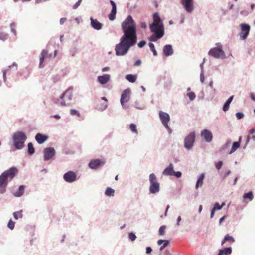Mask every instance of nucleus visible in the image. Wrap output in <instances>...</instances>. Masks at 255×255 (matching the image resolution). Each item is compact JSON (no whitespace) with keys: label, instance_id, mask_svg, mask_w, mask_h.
I'll use <instances>...</instances> for the list:
<instances>
[{"label":"nucleus","instance_id":"nucleus-1","mask_svg":"<svg viewBox=\"0 0 255 255\" xmlns=\"http://www.w3.org/2000/svg\"><path fill=\"white\" fill-rule=\"evenodd\" d=\"M121 26L124 34L115 48L116 54L118 56L126 54L137 41L136 24L131 16H128L122 22Z\"/></svg>","mask_w":255,"mask_h":255},{"label":"nucleus","instance_id":"nucleus-2","mask_svg":"<svg viewBox=\"0 0 255 255\" xmlns=\"http://www.w3.org/2000/svg\"><path fill=\"white\" fill-rule=\"evenodd\" d=\"M153 23L150 24L151 31L154 33L149 37V40L153 42L156 41L161 38L164 35V26L163 23L157 12L153 15Z\"/></svg>","mask_w":255,"mask_h":255},{"label":"nucleus","instance_id":"nucleus-3","mask_svg":"<svg viewBox=\"0 0 255 255\" xmlns=\"http://www.w3.org/2000/svg\"><path fill=\"white\" fill-rule=\"evenodd\" d=\"M18 170L17 168L13 167L4 171L0 176V193L6 191L8 181L12 180L17 174Z\"/></svg>","mask_w":255,"mask_h":255},{"label":"nucleus","instance_id":"nucleus-4","mask_svg":"<svg viewBox=\"0 0 255 255\" xmlns=\"http://www.w3.org/2000/svg\"><path fill=\"white\" fill-rule=\"evenodd\" d=\"M27 137L26 135L21 131L15 133L13 135L14 145L17 149H20L24 146V143Z\"/></svg>","mask_w":255,"mask_h":255},{"label":"nucleus","instance_id":"nucleus-5","mask_svg":"<svg viewBox=\"0 0 255 255\" xmlns=\"http://www.w3.org/2000/svg\"><path fill=\"white\" fill-rule=\"evenodd\" d=\"M150 187L149 191L151 193L155 194L159 192L160 184L157 181L156 175L151 173L149 175Z\"/></svg>","mask_w":255,"mask_h":255},{"label":"nucleus","instance_id":"nucleus-6","mask_svg":"<svg viewBox=\"0 0 255 255\" xmlns=\"http://www.w3.org/2000/svg\"><path fill=\"white\" fill-rule=\"evenodd\" d=\"M208 54L215 58L223 59L225 57V54L222 50L221 46L218 48H213L211 49L208 52Z\"/></svg>","mask_w":255,"mask_h":255},{"label":"nucleus","instance_id":"nucleus-7","mask_svg":"<svg viewBox=\"0 0 255 255\" xmlns=\"http://www.w3.org/2000/svg\"><path fill=\"white\" fill-rule=\"evenodd\" d=\"M159 116L162 124L166 128L169 133L171 134L172 133V130L168 125V123L170 121V116L169 114L162 111H160Z\"/></svg>","mask_w":255,"mask_h":255},{"label":"nucleus","instance_id":"nucleus-8","mask_svg":"<svg viewBox=\"0 0 255 255\" xmlns=\"http://www.w3.org/2000/svg\"><path fill=\"white\" fill-rule=\"evenodd\" d=\"M72 97V90L69 89L63 94L60 99L58 100L57 103L61 106H66V101L71 100Z\"/></svg>","mask_w":255,"mask_h":255},{"label":"nucleus","instance_id":"nucleus-9","mask_svg":"<svg viewBox=\"0 0 255 255\" xmlns=\"http://www.w3.org/2000/svg\"><path fill=\"white\" fill-rule=\"evenodd\" d=\"M195 134L194 132L190 133L184 140V146L187 149H191L195 141Z\"/></svg>","mask_w":255,"mask_h":255},{"label":"nucleus","instance_id":"nucleus-10","mask_svg":"<svg viewBox=\"0 0 255 255\" xmlns=\"http://www.w3.org/2000/svg\"><path fill=\"white\" fill-rule=\"evenodd\" d=\"M240 26L241 28V31L239 34L240 37L241 39L244 40L249 35L250 27L248 24H241Z\"/></svg>","mask_w":255,"mask_h":255},{"label":"nucleus","instance_id":"nucleus-11","mask_svg":"<svg viewBox=\"0 0 255 255\" xmlns=\"http://www.w3.org/2000/svg\"><path fill=\"white\" fill-rule=\"evenodd\" d=\"M76 174L72 171L66 172L63 176L64 180L69 183L73 182L76 181Z\"/></svg>","mask_w":255,"mask_h":255},{"label":"nucleus","instance_id":"nucleus-12","mask_svg":"<svg viewBox=\"0 0 255 255\" xmlns=\"http://www.w3.org/2000/svg\"><path fill=\"white\" fill-rule=\"evenodd\" d=\"M105 161L103 160H100L99 159H93L90 162L89 166L91 169H96L103 165Z\"/></svg>","mask_w":255,"mask_h":255},{"label":"nucleus","instance_id":"nucleus-13","mask_svg":"<svg viewBox=\"0 0 255 255\" xmlns=\"http://www.w3.org/2000/svg\"><path fill=\"white\" fill-rule=\"evenodd\" d=\"M130 91L128 89L125 90L122 93L120 102L122 105H124L125 103L128 102L130 98Z\"/></svg>","mask_w":255,"mask_h":255},{"label":"nucleus","instance_id":"nucleus-14","mask_svg":"<svg viewBox=\"0 0 255 255\" xmlns=\"http://www.w3.org/2000/svg\"><path fill=\"white\" fill-rule=\"evenodd\" d=\"M181 3L184 6L185 10L191 12L193 10V0H181Z\"/></svg>","mask_w":255,"mask_h":255},{"label":"nucleus","instance_id":"nucleus-15","mask_svg":"<svg viewBox=\"0 0 255 255\" xmlns=\"http://www.w3.org/2000/svg\"><path fill=\"white\" fill-rule=\"evenodd\" d=\"M45 161L50 159L55 154V150L53 148H46L44 150Z\"/></svg>","mask_w":255,"mask_h":255},{"label":"nucleus","instance_id":"nucleus-16","mask_svg":"<svg viewBox=\"0 0 255 255\" xmlns=\"http://www.w3.org/2000/svg\"><path fill=\"white\" fill-rule=\"evenodd\" d=\"M107 102V99L105 97H102L101 100L98 101V103L97 105V109L101 111L105 110L108 106Z\"/></svg>","mask_w":255,"mask_h":255},{"label":"nucleus","instance_id":"nucleus-17","mask_svg":"<svg viewBox=\"0 0 255 255\" xmlns=\"http://www.w3.org/2000/svg\"><path fill=\"white\" fill-rule=\"evenodd\" d=\"M201 135L207 142H211L213 138V135L211 132L207 129L203 130L201 132Z\"/></svg>","mask_w":255,"mask_h":255},{"label":"nucleus","instance_id":"nucleus-18","mask_svg":"<svg viewBox=\"0 0 255 255\" xmlns=\"http://www.w3.org/2000/svg\"><path fill=\"white\" fill-rule=\"evenodd\" d=\"M110 3L112 6V10L111 13L109 15V19L112 21L115 19V16L117 13L116 5L113 0H110Z\"/></svg>","mask_w":255,"mask_h":255},{"label":"nucleus","instance_id":"nucleus-19","mask_svg":"<svg viewBox=\"0 0 255 255\" xmlns=\"http://www.w3.org/2000/svg\"><path fill=\"white\" fill-rule=\"evenodd\" d=\"M50 55L48 54V51L46 50H43L41 53V55L40 57V63H39V67L42 68L43 67V63L44 61L45 58L47 57H50Z\"/></svg>","mask_w":255,"mask_h":255},{"label":"nucleus","instance_id":"nucleus-20","mask_svg":"<svg viewBox=\"0 0 255 255\" xmlns=\"http://www.w3.org/2000/svg\"><path fill=\"white\" fill-rule=\"evenodd\" d=\"M90 20L91 26L94 29L98 30L102 28V24L100 23L97 19H94L91 17Z\"/></svg>","mask_w":255,"mask_h":255},{"label":"nucleus","instance_id":"nucleus-21","mask_svg":"<svg viewBox=\"0 0 255 255\" xmlns=\"http://www.w3.org/2000/svg\"><path fill=\"white\" fill-rule=\"evenodd\" d=\"M163 53L166 56L171 55L173 53V50L171 45H166L163 48Z\"/></svg>","mask_w":255,"mask_h":255},{"label":"nucleus","instance_id":"nucleus-22","mask_svg":"<svg viewBox=\"0 0 255 255\" xmlns=\"http://www.w3.org/2000/svg\"><path fill=\"white\" fill-rule=\"evenodd\" d=\"M110 78V76L108 74L99 76L98 77V81L101 84H105L109 81Z\"/></svg>","mask_w":255,"mask_h":255},{"label":"nucleus","instance_id":"nucleus-23","mask_svg":"<svg viewBox=\"0 0 255 255\" xmlns=\"http://www.w3.org/2000/svg\"><path fill=\"white\" fill-rule=\"evenodd\" d=\"M48 139V136L38 133L35 136V139L39 144H42Z\"/></svg>","mask_w":255,"mask_h":255},{"label":"nucleus","instance_id":"nucleus-24","mask_svg":"<svg viewBox=\"0 0 255 255\" xmlns=\"http://www.w3.org/2000/svg\"><path fill=\"white\" fill-rule=\"evenodd\" d=\"M173 172V166L172 163H170L169 166L164 170L163 174L166 176H172Z\"/></svg>","mask_w":255,"mask_h":255},{"label":"nucleus","instance_id":"nucleus-25","mask_svg":"<svg viewBox=\"0 0 255 255\" xmlns=\"http://www.w3.org/2000/svg\"><path fill=\"white\" fill-rule=\"evenodd\" d=\"M241 139L242 137L240 136L239 138V141L233 142L231 150L229 152V154H232V153L234 152L238 148H239Z\"/></svg>","mask_w":255,"mask_h":255},{"label":"nucleus","instance_id":"nucleus-26","mask_svg":"<svg viewBox=\"0 0 255 255\" xmlns=\"http://www.w3.org/2000/svg\"><path fill=\"white\" fill-rule=\"evenodd\" d=\"M232 253V249L231 247L225 248L223 249L219 250L218 255H228Z\"/></svg>","mask_w":255,"mask_h":255},{"label":"nucleus","instance_id":"nucleus-27","mask_svg":"<svg viewBox=\"0 0 255 255\" xmlns=\"http://www.w3.org/2000/svg\"><path fill=\"white\" fill-rule=\"evenodd\" d=\"M205 175L202 173L198 178L196 184V188L198 189L199 187H201L203 184V180L204 179Z\"/></svg>","mask_w":255,"mask_h":255},{"label":"nucleus","instance_id":"nucleus-28","mask_svg":"<svg viewBox=\"0 0 255 255\" xmlns=\"http://www.w3.org/2000/svg\"><path fill=\"white\" fill-rule=\"evenodd\" d=\"M226 241H228L230 243H234L235 242V239L232 236L227 234L225 236L224 239L222 240L221 245L223 246Z\"/></svg>","mask_w":255,"mask_h":255},{"label":"nucleus","instance_id":"nucleus-29","mask_svg":"<svg viewBox=\"0 0 255 255\" xmlns=\"http://www.w3.org/2000/svg\"><path fill=\"white\" fill-rule=\"evenodd\" d=\"M24 189L25 187L23 185L20 186L18 191L14 193V195L16 197H20L23 194Z\"/></svg>","mask_w":255,"mask_h":255},{"label":"nucleus","instance_id":"nucleus-30","mask_svg":"<svg viewBox=\"0 0 255 255\" xmlns=\"http://www.w3.org/2000/svg\"><path fill=\"white\" fill-rule=\"evenodd\" d=\"M115 190L111 188L108 187L105 191V195L107 196H113L114 195Z\"/></svg>","mask_w":255,"mask_h":255},{"label":"nucleus","instance_id":"nucleus-31","mask_svg":"<svg viewBox=\"0 0 255 255\" xmlns=\"http://www.w3.org/2000/svg\"><path fill=\"white\" fill-rule=\"evenodd\" d=\"M126 79L128 81L133 83L136 80V76L132 74H129L126 76Z\"/></svg>","mask_w":255,"mask_h":255},{"label":"nucleus","instance_id":"nucleus-32","mask_svg":"<svg viewBox=\"0 0 255 255\" xmlns=\"http://www.w3.org/2000/svg\"><path fill=\"white\" fill-rule=\"evenodd\" d=\"M13 214L15 220H17L19 218H22L23 217L22 210H20L19 211L14 212Z\"/></svg>","mask_w":255,"mask_h":255},{"label":"nucleus","instance_id":"nucleus-33","mask_svg":"<svg viewBox=\"0 0 255 255\" xmlns=\"http://www.w3.org/2000/svg\"><path fill=\"white\" fill-rule=\"evenodd\" d=\"M28 151L30 155H32L34 153L35 150L32 143H29L28 144Z\"/></svg>","mask_w":255,"mask_h":255},{"label":"nucleus","instance_id":"nucleus-34","mask_svg":"<svg viewBox=\"0 0 255 255\" xmlns=\"http://www.w3.org/2000/svg\"><path fill=\"white\" fill-rule=\"evenodd\" d=\"M225 205V203L224 202H223L221 204V205H220L218 203H216L214 205V207H213V209H214V210H220L222 209V208Z\"/></svg>","mask_w":255,"mask_h":255},{"label":"nucleus","instance_id":"nucleus-35","mask_svg":"<svg viewBox=\"0 0 255 255\" xmlns=\"http://www.w3.org/2000/svg\"><path fill=\"white\" fill-rule=\"evenodd\" d=\"M243 197L245 199H249L250 201H251L253 199V195L252 192H249L245 194Z\"/></svg>","mask_w":255,"mask_h":255},{"label":"nucleus","instance_id":"nucleus-36","mask_svg":"<svg viewBox=\"0 0 255 255\" xmlns=\"http://www.w3.org/2000/svg\"><path fill=\"white\" fill-rule=\"evenodd\" d=\"M166 228L165 225H162L160 227L159 230V234L160 235L163 236L165 234Z\"/></svg>","mask_w":255,"mask_h":255},{"label":"nucleus","instance_id":"nucleus-37","mask_svg":"<svg viewBox=\"0 0 255 255\" xmlns=\"http://www.w3.org/2000/svg\"><path fill=\"white\" fill-rule=\"evenodd\" d=\"M129 128L132 131V132L135 133L136 134L138 133L137 129H136V125L135 124H130L129 126Z\"/></svg>","mask_w":255,"mask_h":255},{"label":"nucleus","instance_id":"nucleus-38","mask_svg":"<svg viewBox=\"0 0 255 255\" xmlns=\"http://www.w3.org/2000/svg\"><path fill=\"white\" fill-rule=\"evenodd\" d=\"M149 46L150 47V50L153 52L154 55L157 56V53L155 50L154 44L152 43H150L149 44Z\"/></svg>","mask_w":255,"mask_h":255},{"label":"nucleus","instance_id":"nucleus-39","mask_svg":"<svg viewBox=\"0 0 255 255\" xmlns=\"http://www.w3.org/2000/svg\"><path fill=\"white\" fill-rule=\"evenodd\" d=\"M16 27V24H15V23L14 22H12V23H11L10 24V28H11V31L15 35H16V31L15 29Z\"/></svg>","mask_w":255,"mask_h":255},{"label":"nucleus","instance_id":"nucleus-40","mask_svg":"<svg viewBox=\"0 0 255 255\" xmlns=\"http://www.w3.org/2000/svg\"><path fill=\"white\" fill-rule=\"evenodd\" d=\"M15 223L11 220H10L8 223V227L11 230H13L14 228Z\"/></svg>","mask_w":255,"mask_h":255},{"label":"nucleus","instance_id":"nucleus-41","mask_svg":"<svg viewBox=\"0 0 255 255\" xmlns=\"http://www.w3.org/2000/svg\"><path fill=\"white\" fill-rule=\"evenodd\" d=\"M187 95L191 100H194L196 97L195 93L193 92H190L188 93Z\"/></svg>","mask_w":255,"mask_h":255},{"label":"nucleus","instance_id":"nucleus-42","mask_svg":"<svg viewBox=\"0 0 255 255\" xmlns=\"http://www.w3.org/2000/svg\"><path fill=\"white\" fill-rule=\"evenodd\" d=\"M70 114L71 115H77L78 117L80 116V114L78 111L75 109H71L70 110Z\"/></svg>","mask_w":255,"mask_h":255},{"label":"nucleus","instance_id":"nucleus-43","mask_svg":"<svg viewBox=\"0 0 255 255\" xmlns=\"http://www.w3.org/2000/svg\"><path fill=\"white\" fill-rule=\"evenodd\" d=\"M128 236L130 240L132 241H134L136 238V235L133 233H130Z\"/></svg>","mask_w":255,"mask_h":255},{"label":"nucleus","instance_id":"nucleus-44","mask_svg":"<svg viewBox=\"0 0 255 255\" xmlns=\"http://www.w3.org/2000/svg\"><path fill=\"white\" fill-rule=\"evenodd\" d=\"M8 34L4 33H0V39L4 40L7 38Z\"/></svg>","mask_w":255,"mask_h":255},{"label":"nucleus","instance_id":"nucleus-45","mask_svg":"<svg viewBox=\"0 0 255 255\" xmlns=\"http://www.w3.org/2000/svg\"><path fill=\"white\" fill-rule=\"evenodd\" d=\"M169 244V241L168 240H165V243H164V244L160 247V250L162 251L166 246H167Z\"/></svg>","mask_w":255,"mask_h":255},{"label":"nucleus","instance_id":"nucleus-46","mask_svg":"<svg viewBox=\"0 0 255 255\" xmlns=\"http://www.w3.org/2000/svg\"><path fill=\"white\" fill-rule=\"evenodd\" d=\"M181 175H182L181 172L180 171H178V172L174 171L172 176H175L177 178H179L181 176Z\"/></svg>","mask_w":255,"mask_h":255},{"label":"nucleus","instance_id":"nucleus-47","mask_svg":"<svg viewBox=\"0 0 255 255\" xmlns=\"http://www.w3.org/2000/svg\"><path fill=\"white\" fill-rule=\"evenodd\" d=\"M146 44V42L144 40L141 41L138 43V46L140 48H142Z\"/></svg>","mask_w":255,"mask_h":255},{"label":"nucleus","instance_id":"nucleus-48","mask_svg":"<svg viewBox=\"0 0 255 255\" xmlns=\"http://www.w3.org/2000/svg\"><path fill=\"white\" fill-rule=\"evenodd\" d=\"M229 105H230V104H229L227 103H225L223 106V110L225 112L227 111L229 109Z\"/></svg>","mask_w":255,"mask_h":255},{"label":"nucleus","instance_id":"nucleus-49","mask_svg":"<svg viewBox=\"0 0 255 255\" xmlns=\"http://www.w3.org/2000/svg\"><path fill=\"white\" fill-rule=\"evenodd\" d=\"M223 165V163L222 161H219L216 164V168L217 169H221L222 166Z\"/></svg>","mask_w":255,"mask_h":255},{"label":"nucleus","instance_id":"nucleus-50","mask_svg":"<svg viewBox=\"0 0 255 255\" xmlns=\"http://www.w3.org/2000/svg\"><path fill=\"white\" fill-rule=\"evenodd\" d=\"M244 116V115L242 113H236V117L238 119H240L242 118Z\"/></svg>","mask_w":255,"mask_h":255},{"label":"nucleus","instance_id":"nucleus-51","mask_svg":"<svg viewBox=\"0 0 255 255\" xmlns=\"http://www.w3.org/2000/svg\"><path fill=\"white\" fill-rule=\"evenodd\" d=\"M81 1H80V0H78V2L76 3V4L73 6V9H76L80 4Z\"/></svg>","mask_w":255,"mask_h":255},{"label":"nucleus","instance_id":"nucleus-52","mask_svg":"<svg viewBox=\"0 0 255 255\" xmlns=\"http://www.w3.org/2000/svg\"><path fill=\"white\" fill-rule=\"evenodd\" d=\"M141 63V60H138L135 62V63L134 64V66H138L140 65Z\"/></svg>","mask_w":255,"mask_h":255},{"label":"nucleus","instance_id":"nucleus-53","mask_svg":"<svg viewBox=\"0 0 255 255\" xmlns=\"http://www.w3.org/2000/svg\"><path fill=\"white\" fill-rule=\"evenodd\" d=\"M250 138L253 139L254 140H255V135H253L251 137H250V135H248L247 137V141H246L247 143L249 142V140H250Z\"/></svg>","mask_w":255,"mask_h":255},{"label":"nucleus","instance_id":"nucleus-54","mask_svg":"<svg viewBox=\"0 0 255 255\" xmlns=\"http://www.w3.org/2000/svg\"><path fill=\"white\" fill-rule=\"evenodd\" d=\"M152 249L150 247H147L146 249V253L147 254H150L152 252Z\"/></svg>","mask_w":255,"mask_h":255},{"label":"nucleus","instance_id":"nucleus-55","mask_svg":"<svg viewBox=\"0 0 255 255\" xmlns=\"http://www.w3.org/2000/svg\"><path fill=\"white\" fill-rule=\"evenodd\" d=\"M233 99V96H230L228 99L227 100V101L226 102V103L230 104L231 103V102H232V100Z\"/></svg>","mask_w":255,"mask_h":255},{"label":"nucleus","instance_id":"nucleus-56","mask_svg":"<svg viewBox=\"0 0 255 255\" xmlns=\"http://www.w3.org/2000/svg\"><path fill=\"white\" fill-rule=\"evenodd\" d=\"M233 99V96H230L228 99L227 100V101L226 102V103L230 104L231 103V102H232V100Z\"/></svg>","mask_w":255,"mask_h":255},{"label":"nucleus","instance_id":"nucleus-57","mask_svg":"<svg viewBox=\"0 0 255 255\" xmlns=\"http://www.w3.org/2000/svg\"><path fill=\"white\" fill-rule=\"evenodd\" d=\"M233 99V96H230L228 99L227 100V101L226 102V103L230 104L231 103V102H232V100Z\"/></svg>","mask_w":255,"mask_h":255},{"label":"nucleus","instance_id":"nucleus-58","mask_svg":"<svg viewBox=\"0 0 255 255\" xmlns=\"http://www.w3.org/2000/svg\"><path fill=\"white\" fill-rule=\"evenodd\" d=\"M165 240H163L162 239H160L157 241V244L158 245H161L163 243H165Z\"/></svg>","mask_w":255,"mask_h":255},{"label":"nucleus","instance_id":"nucleus-59","mask_svg":"<svg viewBox=\"0 0 255 255\" xmlns=\"http://www.w3.org/2000/svg\"><path fill=\"white\" fill-rule=\"evenodd\" d=\"M215 210H214V209L213 208L212 211H211V216H210V217L211 218L214 217V214H215Z\"/></svg>","mask_w":255,"mask_h":255},{"label":"nucleus","instance_id":"nucleus-60","mask_svg":"<svg viewBox=\"0 0 255 255\" xmlns=\"http://www.w3.org/2000/svg\"><path fill=\"white\" fill-rule=\"evenodd\" d=\"M181 217H180V216H179V217H178V218H177V225L178 226H179V224H180V222L181 221Z\"/></svg>","mask_w":255,"mask_h":255},{"label":"nucleus","instance_id":"nucleus-61","mask_svg":"<svg viewBox=\"0 0 255 255\" xmlns=\"http://www.w3.org/2000/svg\"><path fill=\"white\" fill-rule=\"evenodd\" d=\"M141 27L143 28H146L147 27L146 24L145 22L142 23Z\"/></svg>","mask_w":255,"mask_h":255},{"label":"nucleus","instance_id":"nucleus-62","mask_svg":"<svg viewBox=\"0 0 255 255\" xmlns=\"http://www.w3.org/2000/svg\"><path fill=\"white\" fill-rule=\"evenodd\" d=\"M200 81L202 83L204 82V76L202 74H201V76H200Z\"/></svg>","mask_w":255,"mask_h":255},{"label":"nucleus","instance_id":"nucleus-63","mask_svg":"<svg viewBox=\"0 0 255 255\" xmlns=\"http://www.w3.org/2000/svg\"><path fill=\"white\" fill-rule=\"evenodd\" d=\"M255 132V129L254 128H252L250 130L249 133L250 134H252Z\"/></svg>","mask_w":255,"mask_h":255},{"label":"nucleus","instance_id":"nucleus-64","mask_svg":"<svg viewBox=\"0 0 255 255\" xmlns=\"http://www.w3.org/2000/svg\"><path fill=\"white\" fill-rule=\"evenodd\" d=\"M251 99L254 100V101H255V95L253 94H252L251 95Z\"/></svg>","mask_w":255,"mask_h":255}]
</instances>
